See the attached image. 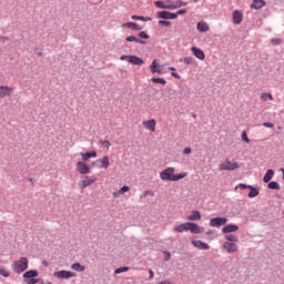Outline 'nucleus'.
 I'll return each instance as SVG.
<instances>
[{
    "label": "nucleus",
    "mask_w": 284,
    "mask_h": 284,
    "mask_svg": "<svg viewBox=\"0 0 284 284\" xmlns=\"http://www.w3.org/2000/svg\"><path fill=\"white\" fill-rule=\"evenodd\" d=\"M174 172H176V170L172 166L164 169L160 172L161 181H181L187 176V173L174 174Z\"/></svg>",
    "instance_id": "obj_1"
},
{
    "label": "nucleus",
    "mask_w": 284,
    "mask_h": 284,
    "mask_svg": "<svg viewBox=\"0 0 284 284\" xmlns=\"http://www.w3.org/2000/svg\"><path fill=\"white\" fill-rule=\"evenodd\" d=\"M173 232H179L180 234H182V232H190L191 234H201L203 232V227L197 226L196 223L185 222L178 226H174Z\"/></svg>",
    "instance_id": "obj_2"
},
{
    "label": "nucleus",
    "mask_w": 284,
    "mask_h": 284,
    "mask_svg": "<svg viewBox=\"0 0 284 284\" xmlns=\"http://www.w3.org/2000/svg\"><path fill=\"white\" fill-rule=\"evenodd\" d=\"M241 168V163L236 160L226 159L225 161L219 164L220 172H234V170H239Z\"/></svg>",
    "instance_id": "obj_3"
},
{
    "label": "nucleus",
    "mask_w": 284,
    "mask_h": 284,
    "mask_svg": "<svg viewBox=\"0 0 284 284\" xmlns=\"http://www.w3.org/2000/svg\"><path fill=\"white\" fill-rule=\"evenodd\" d=\"M28 265H30V261L28 260V257H20L19 260L13 262L11 267L13 272H16V274H23V272L28 270Z\"/></svg>",
    "instance_id": "obj_4"
},
{
    "label": "nucleus",
    "mask_w": 284,
    "mask_h": 284,
    "mask_svg": "<svg viewBox=\"0 0 284 284\" xmlns=\"http://www.w3.org/2000/svg\"><path fill=\"white\" fill-rule=\"evenodd\" d=\"M93 168H99V170H108L110 168V158L108 155L102 156L91 163Z\"/></svg>",
    "instance_id": "obj_5"
},
{
    "label": "nucleus",
    "mask_w": 284,
    "mask_h": 284,
    "mask_svg": "<svg viewBox=\"0 0 284 284\" xmlns=\"http://www.w3.org/2000/svg\"><path fill=\"white\" fill-rule=\"evenodd\" d=\"M187 6V2H183V0H165V10H179V8H183Z\"/></svg>",
    "instance_id": "obj_6"
},
{
    "label": "nucleus",
    "mask_w": 284,
    "mask_h": 284,
    "mask_svg": "<svg viewBox=\"0 0 284 284\" xmlns=\"http://www.w3.org/2000/svg\"><path fill=\"white\" fill-rule=\"evenodd\" d=\"M121 61H129L132 65H143L145 61L136 55H122Z\"/></svg>",
    "instance_id": "obj_7"
},
{
    "label": "nucleus",
    "mask_w": 284,
    "mask_h": 284,
    "mask_svg": "<svg viewBox=\"0 0 284 284\" xmlns=\"http://www.w3.org/2000/svg\"><path fill=\"white\" fill-rule=\"evenodd\" d=\"M94 183H97V178L94 175H87L83 180L79 182V187L81 190H85V187H89V185H94Z\"/></svg>",
    "instance_id": "obj_8"
},
{
    "label": "nucleus",
    "mask_w": 284,
    "mask_h": 284,
    "mask_svg": "<svg viewBox=\"0 0 284 284\" xmlns=\"http://www.w3.org/2000/svg\"><path fill=\"white\" fill-rule=\"evenodd\" d=\"M75 170L79 174H90L91 172V169L90 166L88 165V163L83 162V161H79L77 164H75Z\"/></svg>",
    "instance_id": "obj_9"
},
{
    "label": "nucleus",
    "mask_w": 284,
    "mask_h": 284,
    "mask_svg": "<svg viewBox=\"0 0 284 284\" xmlns=\"http://www.w3.org/2000/svg\"><path fill=\"white\" fill-rule=\"evenodd\" d=\"M53 276L55 278L63 280V278H74V276H77V274L73 272H70V271H58V272L53 273Z\"/></svg>",
    "instance_id": "obj_10"
},
{
    "label": "nucleus",
    "mask_w": 284,
    "mask_h": 284,
    "mask_svg": "<svg viewBox=\"0 0 284 284\" xmlns=\"http://www.w3.org/2000/svg\"><path fill=\"white\" fill-rule=\"evenodd\" d=\"M14 89L8 85H0V99H6L7 97H12Z\"/></svg>",
    "instance_id": "obj_11"
},
{
    "label": "nucleus",
    "mask_w": 284,
    "mask_h": 284,
    "mask_svg": "<svg viewBox=\"0 0 284 284\" xmlns=\"http://www.w3.org/2000/svg\"><path fill=\"white\" fill-rule=\"evenodd\" d=\"M142 125L150 132H156V120L154 119L143 121Z\"/></svg>",
    "instance_id": "obj_12"
},
{
    "label": "nucleus",
    "mask_w": 284,
    "mask_h": 284,
    "mask_svg": "<svg viewBox=\"0 0 284 284\" xmlns=\"http://www.w3.org/2000/svg\"><path fill=\"white\" fill-rule=\"evenodd\" d=\"M227 223L226 217H213L210 221L211 227H221V225H225Z\"/></svg>",
    "instance_id": "obj_13"
},
{
    "label": "nucleus",
    "mask_w": 284,
    "mask_h": 284,
    "mask_svg": "<svg viewBox=\"0 0 284 284\" xmlns=\"http://www.w3.org/2000/svg\"><path fill=\"white\" fill-rule=\"evenodd\" d=\"M191 52L194 54L196 59L200 61H205V52H203L202 49H199V47H192Z\"/></svg>",
    "instance_id": "obj_14"
},
{
    "label": "nucleus",
    "mask_w": 284,
    "mask_h": 284,
    "mask_svg": "<svg viewBox=\"0 0 284 284\" xmlns=\"http://www.w3.org/2000/svg\"><path fill=\"white\" fill-rule=\"evenodd\" d=\"M150 70L152 72V74H165V71L163 69H160L159 62L158 60H153L151 65H150Z\"/></svg>",
    "instance_id": "obj_15"
},
{
    "label": "nucleus",
    "mask_w": 284,
    "mask_h": 284,
    "mask_svg": "<svg viewBox=\"0 0 284 284\" xmlns=\"http://www.w3.org/2000/svg\"><path fill=\"white\" fill-rule=\"evenodd\" d=\"M193 247H196V250H210V244L204 243L201 240H192Z\"/></svg>",
    "instance_id": "obj_16"
},
{
    "label": "nucleus",
    "mask_w": 284,
    "mask_h": 284,
    "mask_svg": "<svg viewBox=\"0 0 284 284\" xmlns=\"http://www.w3.org/2000/svg\"><path fill=\"white\" fill-rule=\"evenodd\" d=\"M232 17H233V23L235 26H241V23H243V12L235 10L233 11Z\"/></svg>",
    "instance_id": "obj_17"
},
{
    "label": "nucleus",
    "mask_w": 284,
    "mask_h": 284,
    "mask_svg": "<svg viewBox=\"0 0 284 284\" xmlns=\"http://www.w3.org/2000/svg\"><path fill=\"white\" fill-rule=\"evenodd\" d=\"M223 250H226L229 254H233V252H236L239 250V246L232 242H225L223 244Z\"/></svg>",
    "instance_id": "obj_18"
},
{
    "label": "nucleus",
    "mask_w": 284,
    "mask_h": 284,
    "mask_svg": "<svg viewBox=\"0 0 284 284\" xmlns=\"http://www.w3.org/2000/svg\"><path fill=\"white\" fill-rule=\"evenodd\" d=\"M158 19H176V13L170 11H159Z\"/></svg>",
    "instance_id": "obj_19"
},
{
    "label": "nucleus",
    "mask_w": 284,
    "mask_h": 284,
    "mask_svg": "<svg viewBox=\"0 0 284 284\" xmlns=\"http://www.w3.org/2000/svg\"><path fill=\"white\" fill-rule=\"evenodd\" d=\"M80 155L84 163L85 161H90V159H97L98 156L97 151L80 153Z\"/></svg>",
    "instance_id": "obj_20"
},
{
    "label": "nucleus",
    "mask_w": 284,
    "mask_h": 284,
    "mask_svg": "<svg viewBox=\"0 0 284 284\" xmlns=\"http://www.w3.org/2000/svg\"><path fill=\"white\" fill-rule=\"evenodd\" d=\"M223 234H230V232H239V225L229 224L222 229Z\"/></svg>",
    "instance_id": "obj_21"
},
{
    "label": "nucleus",
    "mask_w": 284,
    "mask_h": 284,
    "mask_svg": "<svg viewBox=\"0 0 284 284\" xmlns=\"http://www.w3.org/2000/svg\"><path fill=\"white\" fill-rule=\"evenodd\" d=\"M37 276H39V272L37 271H27L24 274H23V278L24 281H31V278H37Z\"/></svg>",
    "instance_id": "obj_22"
},
{
    "label": "nucleus",
    "mask_w": 284,
    "mask_h": 284,
    "mask_svg": "<svg viewBox=\"0 0 284 284\" xmlns=\"http://www.w3.org/2000/svg\"><path fill=\"white\" fill-rule=\"evenodd\" d=\"M272 179H274V170L270 169L266 171L264 178H263V182L264 183H270L272 181Z\"/></svg>",
    "instance_id": "obj_23"
},
{
    "label": "nucleus",
    "mask_w": 284,
    "mask_h": 284,
    "mask_svg": "<svg viewBox=\"0 0 284 284\" xmlns=\"http://www.w3.org/2000/svg\"><path fill=\"white\" fill-rule=\"evenodd\" d=\"M125 192H130V186H122L119 191L113 192V196L114 199H119V196H121V194H125Z\"/></svg>",
    "instance_id": "obj_24"
},
{
    "label": "nucleus",
    "mask_w": 284,
    "mask_h": 284,
    "mask_svg": "<svg viewBox=\"0 0 284 284\" xmlns=\"http://www.w3.org/2000/svg\"><path fill=\"white\" fill-rule=\"evenodd\" d=\"M254 10H261V8H265L264 0H253V4L251 6Z\"/></svg>",
    "instance_id": "obj_25"
},
{
    "label": "nucleus",
    "mask_w": 284,
    "mask_h": 284,
    "mask_svg": "<svg viewBox=\"0 0 284 284\" xmlns=\"http://www.w3.org/2000/svg\"><path fill=\"white\" fill-rule=\"evenodd\" d=\"M187 221H201V212L192 211L191 214L187 216Z\"/></svg>",
    "instance_id": "obj_26"
},
{
    "label": "nucleus",
    "mask_w": 284,
    "mask_h": 284,
    "mask_svg": "<svg viewBox=\"0 0 284 284\" xmlns=\"http://www.w3.org/2000/svg\"><path fill=\"white\" fill-rule=\"evenodd\" d=\"M260 99L266 103V101H274V95H272V93L263 92L261 93Z\"/></svg>",
    "instance_id": "obj_27"
},
{
    "label": "nucleus",
    "mask_w": 284,
    "mask_h": 284,
    "mask_svg": "<svg viewBox=\"0 0 284 284\" xmlns=\"http://www.w3.org/2000/svg\"><path fill=\"white\" fill-rule=\"evenodd\" d=\"M248 190H250V192H248V197H250V199H254V197L258 196V194H260L258 189H256V187L250 185V186H248Z\"/></svg>",
    "instance_id": "obj_28"
},
{
    "label": "nucleus",
    "mask_w": 284,
    "mask_h": 284,
    "mask_svg": "<svg viewBox=\"0 0 284 284\" xmlns=\"http://www.w3.org/2000/svg\"><path fill=\"white\" fill-rule=\"evenodd\" d=\"M126 41L133 42V43H140V44H142V45H145V41H143V40H141V39H139V38H136V37H134V36H129V37L126 38Z\"/></svg>",
    "instance_id": "obj_29"
},
{
    "label": "nucleus",
    "mask_w": 284,
    "mask_h": 284,
    "mask_svg": "<svg viewBox=\"0 0 284 284\" xmlns=\"http://www.w3.org/2000/svg\"><path fill=\"white\" fill-rule=\"evenodd\" d=\"M71 270L74 272H85V266L81 265V263H73Z\"/></svg>",
    "instance_id": "obj_30"
},
{
    "label": "nucleus",
    "mask_w": 284,
    "mask_h": 284,
    "mask_svg": "<svg viewBox=\"0 0 284 284\" xmlns=\"http://www.w3.org/2000/svg\"><path fill=\"white\" fill-rule=\"evenodd\" d=\"M122 28H129L130 30H141V28H139V24H136L134 22L123 23Z\"/></svg>",
    "instance_id": "obj_31"
},
{
    "label": "nucleus",
    "mask_w": 284,
    "mask_h": 284,
    "mask_svg": "<svg viewBox=\"0 0 284 284\" xmlns=\"http://www.w3.org/2000/svg\"><path fill=\"white\" fill-rule=\"evenodd\" d=\"M197 30L199 32H207L210 30V26H207L205 22H199Z\"/></svg>",
    "instance_id": "obj_32"
},
{
    "label": "nucleus",
    "mask_w": 284,
    "mask_h": 284,
    "mask_svg": "<svg viewBox=\"0 0 284 284\" xmlns=\"http://www.w3.org/2000/svg\"><path fill=\"white\" fill-rule=\"evenodd\" d=\"M0 276L3 278H10V271L6 266H0Z\"/></svg>",
    "instance_id": "obj_33"
},
{
    "label": "nucleus",
    "mask_w": 284,
    "mask_h": 284,
    "mask_svg": "<svg viewBox=\"0 0 284 284\" xmlns=\"http://www.w3.org/2000/svg\"><path fill=\"white\" fill-rule=\"evenodd\" d=\"M267 187L270 190H281V184H278L276 181H273L267 184Z\"/></svg>",
    "instance_id": "obj_34"
},
{
    "label": "nucleus",
    "mask_w": 284,
    "mask_h": 284,
    "mask_svg": "<svg viewBox=\"0 0 284 284\" xmlns=\"http://www.w3.org/2000/svg\"><path fill=\"white\" fill-rule=\"evenodd\" d=\"M151 81L152 83H160V85H165L168 83L163 78H152Z\"/></svg>",
    "instance_id": "obj_35"
},
{
    "label": "nucleus",
    "mask_w": 284,
    "mask_h": 284,
    "mask_svg": "<svg viewBox=\"0 0 284 284\" xmlns=\"http://www.w3.org/2000/svg\"><path fill=\"white\" fill-rule=\"evenodd\" d=\"M148 196H154V191H151V190L144 191V192L140 195V199H148Z\"/></svg>",
    "instance_id": "obj_36"
},
{
    "label": "nucleus",
    "mask_w": 284,
    "mask_h": 284,
    "mask_svg": "<svg viewBox=\"0 0 284 284\" xmlns=\"http://www.w3.org/2000/svg\"><path fill=\"white\" fill-rule=\"evenodd\" d=\"M182 61L185 63V65H194V58L192 57H186Z\"/></svg>",
    "instance_id": "obj_37"
},
{
    "label": "nucleus",
    "mask_w": 284,
    "mask_h": 284,
    "mask_svg": "<svg viewBox=\"0 0 284 284\" xmlns=\"http://www.w3.org/2000/svg\"><path fill=\"white\" fill-rule=\"evenodd\" d=\"M123 272H130V267L123 266V267L116 268L114 271V274H123Z\"/></svg>",
    "instance_id": "obj_38"
},
{
    "label": "nucleus",
    "mask_w": 284,
    "mask_h": 284,
    "mask_svg": "<svg viewBox=\"0 0 284 284\" xmlns=\"http://www.w3.org/2000/svg\"><path fill=\"white\" fill-rule=\"evenodd\" d=\"M154 6L160 8V10H165V0L164 1H155Z\"/></svg>",
    "instance_id": "obj_39"
},
{
    "label": "nucleus",
    "mask_w": 284,
    "mask_h": 284,
    "mask_svg": "<svg viewBox=\"0 0 284 284\" xmlns=\"http://www.w3.org/2000/svg\"><path fill=\"white\" fill-rule=\"evenodd\" d=\"M225 239L231 243H236V241H239V237L236 235H226Z\"/></svg>",
    "instance_id": "obj_40"
},
{
    "label": "nucleus",
    "mask_w": 284,
    "mask_h": 284,
    "mask_svg": "<svg viewBox=\"0 0 284 284\" xmlns=\"http://www.w3.org/2000/svg\"><path fill=\"white\" fill-rule=\"evenodd\" d=\"M248 189H250V185L243 184V183L237 184V185L235 186V190H248Z\"/></svg>",
    "instance_id": "obj_41"
},
{
    "label": "nucleus",
    "mask_w": 284,
    "mask_h": 284,
    "mask_svg": "<svg viewBox=\"0 0 284 284\" xmlns=\"http://www.w3.org/2000/svg\"><path fill=\"white\" fill-rule=\"evenodd\" d=\"M100 143H101V145H103L108 150H110V148L112 145V143H110V141H108V140L100 141Z\"/></svg>",
    "instance_id": "obj_42"
},
{
    "label": "nucleus",
    "mask_w": 284,
    "mask_h": 284,
    "mask_svg": "<svg viewBox=\"0 0 284 284\" xmlns=\"http://www.w3.org/2000/svg\"><path fill=\"white\" fill-rule=\"evenodd\" d=\"M131 19H133V21H145V17L141 16H132Z\"/></svg>",
    "instance_id": "obj_43"
},
{
    "label": "nucleus",
    "mask_w": 284,
    "mask_h": 284,
    "mask_svg": "<svg viewBox=\"0 0 284 284\" xmlns=\"http://www.w3.org/2000/svg\"><path fill=\"white\" fill-rule=\"evenodd\" d=\"M159 24H160V26H165V28H170L171 22H170V21H165V20H160V21H159Z\"/></svg>",
    "instance_id": "obj_44"
},
{
    "label": "nucleus",
    "mask_w": 284,
    "mask_h": 284,
    "mask_svg": "<svg viewBox=\"0 0 284 284\" xmlns=\"http://www.w3.org/2000/svg\"><path fill=\"white\" fill-rule=\"evenodd\" d=\"M140 39H150V36L145 31L139 33Z\"/></svg>",
    "instance_id": "obj_45"
},
{
    "label": "nucleus",
    "mask_w": 284,
    "mask_h": 284,
    "mask_svg": "<svg viewBox=\"0 0 284 284\" xmlns=\"http://www.w3.org/2000/svg\"><path fill=\"white\" fill-rule=\"evenodd\" d=\"M242 141L250 143V138H247V133L245 131L242 133Z\"/></svg>",
    "instance_id": "obj_46"
},
{
    "label": "nucleus",
    "mask_w": 284,
    "mask_h": 284,
    "mask_svg": "<svg viewBox=\"0 0 284 284\" xmlns=\"http://www.w3.org/2000/svg\"><path fill=\"white\" fill-rule=\"evenodd\" d=\"M271 43H273V45H281V39L274 38L271 40Z\"/></svg>",
    "instance_id": "obj_47"
},
{
    "label": "nucleus",
    "mask_w": 284,
    "mask_h": 284,
    "mask_svg": "<svg viewBox=\"0 0 284 284\" xmlns=\"http://www.w3.org/2000/svg\"><path fill=\"white\" fill-rule=\"evenodd\" d=\"M175 14H176V18H178L179 16H181V14H187V9H181V10H179Z\"/></svg>",
    "instance_id": "obj_48"
},
{
    "label": "nucleus",
    "mask_w": 284,
    "mask_h": 284,
    "mask_svg": "<svg viewBox=\"0 0 284 284\" xmlns=\"http://www.w3.org/2000/svg\"><path fill=\"white\" fill-rule=\"evenodd\" d=\"M24 283H33V284H37L39 283V278H31V280H24Z\"/></svg>",
    "instance_id": "obj_49"
},
{
    "label": "nucleus",
    "mask_w": 284,
    "mask_h": 284,
    "mask_svg": "<svg viewBox=\"0 0 284 284\" xmlns=\"http://www.w3.org/2000/svg\"><path fill=\"white\" fill-rule=\"evenodd\" d=\"M183 154H192V149L191 148H185L183 150Z\"/></svg>",
    "instance_id": "obj_50"
},
{
    "label": "nucleus",
    "mask_w": 284,
    "mask_h": 284,
    "mask_svg": "<svg viewBox=\"0 0 284 284\" xmlns=\"http://www.w3.org/2000/svg\"><path fill=\"white\" fill-rule=\"evenodd\" d=\"M264 128H274V123L265 122L263 123Z\"/></svg>",
    "instance_id": "obj_51"
},
{
    "label": "nucleus",
    "mask_w": 284,
    "mask_h": 284,
    "mask_svg": "<svg viewBox=\"0 0 284 284\" xmlns=\"http://www.w3.org/2000/svg\"><path fill=\"white\" fill-rule=\"evenodd\" d=\"M150 278H154V272L152 270H149Z\"/></svg>",
    "instance_id": "obj_52"
},
{
    "label": "nucleus",
    "mask_w": 284,
    "mask_h": 284,
    "mask_svg": "<svg viewBox=\"0 0 284 284\" xmlns=\"http://www.w3.org/2000/svg\"><path fill=\"white\" fill-rule=\"evenodd\" d=\"M172 77H174L175 79H181V77H179V73H176V72H173Z\"/></svg>",
    "instance_id": "obj_53"
},
{
    "label": "nucleus",
    "mask_w": 284,
    "mask_h": 284,
    "mask_svg": "<svg viewBox=\"0 0 284 284\" xmlns=\"http://www.w3.org/2000/svg\"><path fill=\"white\" fill-rule=\"evenodd\" d=\"M169 70H170L171 72H175V71H176V68L170 67Z\"/></svg>",
    "instance_id": "obj_54"
},
{
    "label": "nucleus",
    "mask_w": 284,
    "mask_h": 284,
    "mask_svg": "<svg viewBox=\"0 0 284 284\" xmlns=\"http://www.w3.org/2000/svg\"><path fill=\"white\" fill-rule=\"evenodd\" d=\"M170 260V253H166L164 261H169Z\"/></svg>",
    "instance_id": "obj_55"
},
{
    "label": "nucleus",
    "mask_w": 284,
    "mask_h": 284,
    "mask_svg": "<svg viewBox=\"0 0 284 284\" xmlns=\"http://www.w3.org/2000/svg\"><path fill=\"white\" fill-rule=\"evenodd\" d=\"M142 21H152V18L146 17V18H144V20H142Z\"/></svg>",
    "instance_id": "obj_56"
},
{
    "label": "nucleus",
    "mask_w": 284,
    "mask_h": 284,
    "mask_svg": "<svg viewBox=\"0 0 284 284\" xmlns=\"http://www.w3.org/2000/svg\"><path fill=\"white\" fill-rule=\"evenodd\" d=\"M193 3H199V0H193Z\"/></svg>",
    "instance_id": "obj_57"
}]
</instances>
